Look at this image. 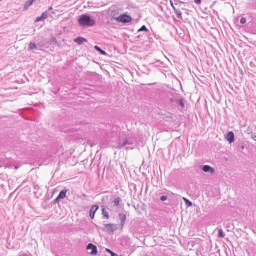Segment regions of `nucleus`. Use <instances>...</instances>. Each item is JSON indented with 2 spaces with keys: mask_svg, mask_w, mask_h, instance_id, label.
Instances as JSON below:
<instances>
[{
  "mask_svg": "<svg viewBox=\"0 0 256 256\" xmlns=\"http://www.w3.org/2000/svg\"><path fill=\"white\" fill-rule=\"evenodd\" d=\"M48 10H49V11H53V6H50V7L48 8Z\"/></svg>",
  "mask_w": 256,
  "mask_h": 256,
  "instance_id": "24",
  "label": "nucleus"
},
{
  "mask_svg": "<svg viewBox=\"0 0 256 256\" xmlns=\"http://www.w3.org/2000/svg\"><path fill=\"white\" fill-rule=\"evenodd\" d=\"M115 21H118V23H131L133 21V18L126 14H121L120 16L115 18Z\"/></svg>",
  "mask_w": 256,
  "mask_h": 256,
  "instance_id": "2",
  "label": "nucleus"
},
{
  "mask_svg": "<svg viewBox=\"0 0 256 256\" xmlns=\"http://www.w3.org/2000/svg\"><path fill=\"white\" fill-rule=\"evenodd\" d=\"M104 227L108 231V233H113V231H117V225L115 224H105Z\"/></svg>",
  "mask_w": 256,
  "mask_h": 256,
  "instance_id": "5",
  "label": "nucleus"
},
{
  "mask_svg": "<svg viewBox=\"0 0 256 256\" xmlns=\"http://www.w3.org/2000/svg\"><path fill=\"white\" fill-rule=\"evenodd\" d=\"M178 16H181V13H179Z\"/></svg>",
  "mask_w": 256,
  "mask_h": 256,
  "instance_id": "25",
  "label": "nucleus"
},
{
  "mask_svg": "<svg viewBox=\"0 0 256 256\" xmlns=\"http://www.w3.org/2000/svg\"><path fill=\"white\" fill-rule=\"evenodd\" d=\"M67 197V190H62L56 198V202L61 201V199H65Z\"/></svg>",
  "mask_w": 256,
  "mask_h": 256,
  "instance_id": "7",
  "label": "nucleus"
},
{
  "mask_svg": "<svg viewBox=\"0 0 256 256\" xmlns=\"http://www.w3.org/2000/svg\"><path fill=\"white\" fill-rule=\"evenodd\" d=\"M86 249L90 252V255H97V247L93 243H89L86 247Z\"/></svg>",
  "mask_w": 256,
  "mask_h": 256,
  "instance_id": "4",
  "label": "nucleus"
},
{
  "mask_svg": "<svg viewBox=\"0 0 256 256\" xmlns=\"http://www.w3.org/2000/svg\"><path fill=\"white\" fill-rule=\"evenodd\" d=\"M218 237H221V238L225 237V234L223 233V230L220 229L218 231Z\"/></svg>",
  "mask_w": 256,
  "mask_h": 256,
  "instance_id": "19",
  "label": "nucleus"
},
{
  "mask_svg": "<svg viewBox=\"0 0 256 256\" xmlns=\"http://www.w3.org/2000/svg\"><path fill=\"white\" fill-rule=\"evenodd\" d=\"M120 219L122 223H125V219H127V217L125 216V214H120Z\"/></svg>",
  "mask_w": 256,
  "mask_h": 256,
  "instance_id": "18",
  "label": "nucleus"
},
{
  "mask_svg": "<svg viewBox=\"0 0 256 256\" xmlns=\"http://www.w3.org/2000/svg\"><path fill=\"white\" fill-rule=\"evenodd\" d=\"M114 205L116 207H119L120 203H121V198H116L114 201H113Z\"/></svg>",
  "mask_w": 256,
  "mask_h": 256,
  "instance_id": "15",
  "label": "nucleus"
},
{
  "mask_svg": "<svg viewBox=\"0 0 256 256\" xmlns=\"http://www.w3.org/2000/svg\"><path fill=\"white\" fill-rule=\"evenodd\" d=\"M99 211V205H93L89 211L90 219H95V214Z\"/></svg>",
  "mask_w": 256,
  "mask_h": 256,
  "instance_id": "3",
  "label": "nucleus"
},
{
  "mask_svg": "<svg viewBox=\"0 0 256 256\" xmlns=\"http://www.w3.org/2000/svg\"><path fill=\"white\" fill-rule=\"evenodd\" d=\"M240 23H242V25H245V23H247V19L245 17H242L240 19Z\"/></svg>",
  "mask_w": 256,
  "mask_h": 256,
  "instance_id": "20",
  "label": "nucleus"
},
{
  "mask_svg": "<svg viewBox=\"0 0 256 256\" xmlns=\"http://www.w3.org/2000/svg\"><path fill=\"white\" fill-rule=\"evenodd\" d=\"M47 17H49V15L47 14V12L42 13L41 16H38L35 20V23H39V21H45V19H47Z\"/></svg>",
  "mask_w": 256,
  "mask_h": 256,
  "instance_id": "8",
  "label": "nucleus"
},
{
  "mask_svg": "<svg viewBox=\"0 0 256 256\" xmlns=\"http://www.w3.org/2000/svg\"><path fill=\"white\" fill-rule=\"evenodd\" d=\"M161 201H167V196H161Z\"/></svg>",
  "mask_w": 256,
  "mask_h": 256,
  "instance_id": "23",
  "label": "nucleus"
},
{
  "mask_svg": "<svg viewBox=\"0 0 256 256\" xmlns=\"http://www.w3.org/2000/svg\"><path fill=\"white\" fill-rule=\"evenodd\" d=\"M139 31H147V27L146 26H142Z\"/></svg>",
  "mask_w": 256,
  "mask_h": 256,
  "instance_id": "21",
  "label": "nucleus"
},
{
  "mask_svg": "<svg viewBox=\"0 0 256 256\" xmlns=\"http://www.w3.org/2000/svg\"><path fill=\"white\" fill-rule=\"evenodd\" d=\"M102 215L104 219H109V212L107 211V209H105V207L102 208Z\"/></svg>",
  "mask_w": 256,
  "mask_h": 256,
  "instance_id": "11",
  "label": "nucleus"
},
{
  "mask_svg": "<svg viewBox=\"0 0 256 256\" xmlns=\"http://www.w3.org/2000/svg\"><path fill=\"white\" fill-rule=\"evenodd\" d=\"M106 251H107V253H110L111 256H119V255H117V253L111 251V249H109V248H106Z\"/></svg>",
  "mask_w": 256,
  "mask_h": 256,
  "instance_id": "17",
  "label": "nucleus"
},
{
  "mask_svg": "<svg viewBox=\"0 0 256 256\" xmlns=\"http://www.w3.org/2000/svg\"><path fill=\"white\" fill-rule=\"evenodd\" d=\"M226 141L229 143H233L235 141V134L233 132H228L226 134Z\"/></svg>",
  "mask_w": 256,
  "mask_h": 256,
  "instance_id": "6",
  "label": "nucleus"
},
{
  "mask_svg": "<svg viewBox=\"0 0 256 256\" xmlns=\"http://www.w3.org/2000/svg\"><path fill=\"white\" fill-rule=\"evenodd\" d=\"M29 49H30L31 51H33V49H37V44L31 42V43L29 44Z\"/></svg>",
  "mask_w": 256,
  "mask_h": 256,
  "instance_id": "16",
  "label": "nucleus"
},
{
  "mask_svg": "<svg viewBox=\"0 0 256 256\" xmlns=\"http://www.w3.org/2000/svg\"><path fill=\"white\" fill-rule=\"evenodd\" d=\"M78 23H79L80 27H93V26H95V20L87 14H82L78 19Z\"/></svg>",
  "mask_w": 256,
  "mask_h": 256,
  "instance_id": "1",
  "label": "nucleus"
},
{
  "mask_svg": "<svg viewBox=\"0 0 256 256\" xmlns=\"http://www.w3.org/2000/svg\"><path fill=\"white\" fill-rule=\"evenodd\" d=\"M183 200L185 201V203H186V205H187L188 207H193V202H191L189 199L183 198Z\"/></svg>",
  "mask_w": 256,
  "mask_h": 256,
  "instance_id": "14",
  "label": "nucleus"
},
{
  "mask_svg": "<svg viewBox=\"0 0 256 256\" xmlns=\"http://www.w3.org/2000/svg\"><path fill=\"white\" fill-rule=\"evenodd\" d=\"M94 49L98 51L101 55H107V52H105L103 49H101L99 46H94Z\"/></svg>",
  "mask_w": 256,
  "mask_h": 256,
  "instance_id": "13",
  "label": "nucleus"
},
{
  "mask_svg": "<svg viewBox=\"0 0 256 256\" xmlns=\"http://www.w3.org/2000/svg\"><path fill=\"white\" fill-rule=\"evenodd\" d=\"M33 3H35V0H28V1L25 3L24 8H25V9H29V7H31V6L33 5Z\"/></svg>",
  "mask_w": 256,
  "mask_h": 256,
  "instance_id": "12",
  "label": "nucleus"
},
{
  "mask_svg": "<svg viewBox=\"0 0 256 256\" xmlns=\"http://www.w3.org/2000/svg\"><path fill=\"white\" fill-rule=\"evenodd\" d=\"M194 3H196V5H201V0H194Z\"/></svg>",
  "mask_w": 256,
  "mask_h": 256,
  "instance_id": "22",
  "label": "nucleus"
},
{
  "mask_svg": "<svg viewBox=\"0 0 256 256\" xmlns=\"http://www.w3.org/2000/svg\"><path fill=\"white\" fill-rule=\"evenodd\" d=\"M255 141H256V137H255Z\"/></svg>",
  "mask_w": 256,
  "mask_h": 256,
  "instance_id": "26",
  "label": "nucleus"
},
{
  "mask_svg": "<svg viewBox=\"0 0 256 256\" xmlns=\"http://www.w3.org/2000/svg\"><path fill=\"white\" fill-rule=\"evenodd\" d=\"M203 171H204V173H209V172L212 174L215 173V169L209 165H204Z\"/></svg>",
  "mask_w": 256,
  "mask_h": 256,
  "instance_id": "10",
  "label": "nucleus"
},
{
  "mask_svg": "<svg viewBox=\"0 0 256 256\" xmlns=\"http://www.w3.org/2000/svg\"><path fill=\"white\" fill-rule=\"evenodd\" d=\"M74 43H77V45H83V43H87V39L80 36L74 39Z\"/></svg>",
  "mask_w": 256,
  "mask_h": 256,
  "instance_id": "9",
  "label": "nucleus"
}]
</instances>
